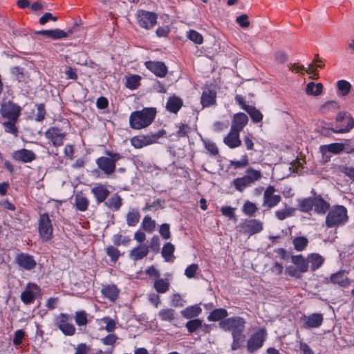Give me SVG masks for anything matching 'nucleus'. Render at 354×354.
Returning <instances> with one entry per match:
<instances>
[{"label":"nucleus","mask_w":354,"mask_h":354,"mask_svg":"<svg viewBox=\"0 0 354 354\" xmlns=\"http://www.w3.org/2000/svg\"><path fill=\"white\" fill-rule=\"evenodd\" d=\"M153 286L158 293H165L169 290V283L162 279H158L154 281Z\"/></svg>","instance_id":"37998d69"},{"label":"nucleus","mask_w":354,"mask_h":354,"mask_svg":"<svg viewBox=\"0 0 354 354\" xmlns=\"http://www.w3.org/2000/svg\"><path fill=\"white\" fill-rule=\"evenodd\" d=\"M39 290L38 286L35 283H29L26 287L24 291L21 293V301L26 304H30L33 302L36 292Z\"/></svg>","instance_id":"f3484780"},{"label":"nucleus","mask_w":354,"mask_h":354,"mask_svg":"<svg viewBox=\"0 0 354 354\" xmlns=\"http://www.w3.org/2000/svg\"><path fill=\"white\" fill-rule=\"evenodd\" d=\"M245 233L250 235L260 232L263 230V224L256 219H251L245 221L241 225Z\"/></svg>","instance_id":"2eb2a0df"},{"label":"nucleus","mask_w":354,"mask_h":354,"mask_svg":"<svg viewBox=\"0 0 354 354\" xmlns=\"http://www.w3.org/2000/svg\"><path fill=\"white\" fill-rule=\"evenodd\" d=\"M91 348L90 346H88L84 343H81L75 348V352L74 354H91Z\"/></svg>","instance_id":"e2e57ef3"},{"label":"nucleus","mask_w":354,"mask_h":354,"mask_svg":"<svg viewBox=\"0 0 354 354\" xmlns=\"http://www.w3.org/2000/svg\"><path fill=\"white\" fill-rule=\"evenodd\" d=\"M129 241H130V239L129 237H127V236L123 237L120 234L114 235L113 239V241L114 244L116 245L127 244Z\"/></svg>","instance_id":"338daca9"},{"label":"nucleus","mask_w":354,"mask_h":354,"mask_svg":"<svg viewBox=\"0 0 354 354\" xmlns=\"http://www.w3.org/2000/svg\"><path fill=\"white\" fill-rule=\"evenodd\" d=\"M308 243V241L305 236H297L292 241L295 249L297 251L304 250L307 246Z\"/></svg>","instance_id":"c03bdc74"},{"label":"nucleus","mask_w":354,"mask_h":354,"mask_svg":"<svg viewBox=\"0 0 354 354\" xmlns=\"http://www.w3.org/2000/svg\"><path fill=\"white\" fill-rule=\"evenodd\" d=\"M140 77L138 75H133L127 77L126 86L130 89H136L139 85Z\"/></svg>","instance_id":"09e8293b"},{"label":"nucleus","mask_w":354,"mask_h":354,"mask_svg":"<svg viewBox=\"0 0 354 354\" xmlns=\"http://www.w3.org/2000/svg\"><path fill=\"white\" fill-rule=\"evenodd\" d=\"M294 209L290 207H286L283 209L275 212V216L279 221H283L293 214Z\"/></svg>","instance_id":"49530a36"},{"label":"nucleus","mask_w":354,"mask_h":354,"mask_svg":"<svg viewBox=\"0 0 354 354\" xmlns=\"http://www.w3.org/2000/svg\"><path fill=\"white\" fill-rule=\"evenodd\" d=\"M344 121L346 124V127L336 131L337 133H342L348 132L351 129H352L353 128L354 120L351 116H350V115L345 116L344 118Z\"/></svg>","instance_id":"5fc2aeb1"},{"label":"nucleus","mask_w":354,"mask_h":354,"mask_svg":"<svg viewBox=\"0 0 354 354\" xmlns=\"http://www.w3.org/2000/svg\"><path fill=\"white\" fill-rule=\"evenodd\" d=\"M267 336L266 330L261 328L254 333L248 340L247 348L250 353L260 348Z\"/></svg>","instance_id":"0eeeda50"},{"label":"nucleus","mask_w":354,"mask_h":354,"mask_svg":"<svg viewBox=\"0 0 354 354\" xmlns=\"http://www.w3.org/2000/svg\"><path fill=\"white\" fill-rule=\"evenodd\" d=\"M21 107L13 102H8L2 104L1 113L3 117L16 122L20 115Z\"/></svg>","instance_id":"9b49d317"},{"label":"nucleus","mask_w":354,"mask_h":354,"mask_svg":"<svg viewBox=\"0 0 354 354\" xmlns=\"http://www.w3.org/2000/svg\"><path fill=\"white\" fill-rule=\"evenodd\" d=\"M202 326V321L199 319H192L186 323V328L190 333L195 332Z\"/></svg>","instance_id":"3c124183"},{"label":"nucleus","mask_w":354,"mask_h":354,"mask_svg":"<svg viewBox=\"0 0 354 354\" xmlns=\"http://www.w3.org/2000/svg\"><path fill=\"white\" fill-rule=\"evenodd\" d=\"M71 316L61 313L57 319L56 324L59 329L66 335H73L75 333L74 325L69 322Z\"/></svg>","instance_id":"9d476101"},{"label":"nucleus","mask_w":354,"mask_h":354,"mask_svg":"<svg viewBox=\"0 0 354 354\" xmlns=\"http://www.w3.org/2000/svg\"><path fill=\"white\" fill-rule=\"evenodd\" d=\"M107 157L102 156L96 160V164L106 175L112 174L115 170V162L122 158V155L118 153H113L106 151Z\"/></svg>","instance_id":"20e7f679"},{"label":"nucleus","mask_w":354,"mask_h":354,"mask_svg":"<svg viewBox=\"0 0 354 354\" xmlns=\"http://www.w3.org/2000/svg\"><path fill=\"white\" fill-rule=\"evenodd\" d=\"M233 185L239 192H243L246 187L252 185L245 176L235 178L232 181Z\"/></svg>","instance_id":"ea45409f"},{"label":"nucleus","mask_w":354,"mask_h":354,"mask_svg":"<svg viewBox=\"0 0 354 354\" xmlns=\"http://www.w3.org/2000/svg\"><path fill=\"white\" fill-rule=\"evenodd\" d=\"M105 205L111 209L118 210L122 205V198L118 194H114L105 203Z\"/></svg>","instance_id":"a19ab883"},{"label":"nucleus","mask_w":354,"mask_h":354,"mask_svg":"<svg viewBox=\"0 0 354 354\" xmlns=\"http://www.w3.org/2000/svg\"><path fill=\"white\" fill-rule=\"evenodd\" d=\"M201 312L202 309L198 305H194L183 310L181 315L185 319H192L198 316Z\"/></svg>","instance_id":"bb28decb"},{"label":"nucleus","mask_w":354,"mask_h":354,"mask_svg":"<svg viewBox=\"0 0 354 354\" xmlns=\"http://www.w3.org/2000/svg\"><path fill=\"white\" fill-rule=\"evenodd\" d=\"M223 142L232 149L239 147L241 145V140L239 138V132L232 131L230 129V133L224 138Z\"/></svg>","instance_id":"412c9836"},{"label":"nucleus","mask_w":354,"mask_h":354,"mask_svg":"<svg viewBox=\"0 0 354 354\" xmlns=\"http://www.w3.org/2000/svg\"><path fill=\"white\" fill-rule=\"evenodd\" d=\"M227 316V312L224 308H216L212 310L207 319L210 322H216Z\"/></svg>","instance_id":"c9c22d12"},{"label":"nucleus","mask_w":354,"mask_h":354,"mask_svg":"<svg viewBox=\"0 0 354 354\" xmlns=\"http://www.w3.org/2000/svg\"><path fill=\"white\" fill-rule=\"evenodd\" d=\"M141 225L145 231L150 232H153L156 227L155 221L149 216H145Z\"/></svg>","instance_id":"8fccbe9b"},{"label":"nucleus","mask_w":354,"mask_h":354,"mask_svg":"<svg viewBox=\"0 0 354 354\" xmlns=\"http://www.w3.org/2000/svg\"><path fill=\"white\" fill-rule=\"evenodd\" d=\"M323 90V85L321 83L315 84L313 82H310L307 84L306 88V93L309 95L317 96L320 95Z\"/></svg>","instance_id":"473e14b6"},{"label":"nucleus","mask_w":354,"mask_h":354,"mask_svg":"<svg viewBox=\"0 0 354 354\" xmlns=\"http://www.w3.org/2000/svg\"><path fill=\"white\" fill-rule=\"evenodd\" d=\"M330 280L331 283L338 284L341 286H347L349 284V280L346 272L344 271L332 274L330 277Z\"/></svg>","instance_id":"393cba45"},{"label":"nucleus","mask_w":354,"mask_h":354,"mask_svg":"<svg viewBox=\"0 0 354 354\" xmlns=\"http://www.w3.org/2000/svg\"><path fill=\"white\" fill-rule=\"evenodd\" d=\"M347 220L346 208L342 205H335L328 210L325 223L328 228H332L345 224Z\"/></svg>","instance_id":"f03ea898"},{"label":"nucleus","mask_w":354,"mask_h":354,"mask_svg":"<svg viewBox=\"0 0 354 354\" xmlns=\"http://www.w3.org/2000/svg\"><path fill=\"white\" fill-rule=\"evenodd\" d=\"M198 270V266L196 263L189 265L185 270V274L187 278H193Z\"/></svg>","instance_id":"680f3d73"},{"label":"nucleus","mask_w":354,"mask_h":354,"mask_svg":"<svg viewBox=\"0 0 354 354\" xmlns=\"http://www.w3.org/2000/svg\"><path fill=\"white\" fill-rule=\"evenodd\" d=\"M156 115L155 108H144L140 111H136L129 116V125L133 129H141L150 125Z\"/></svg>","instance_id":"f257e3e1"},{"label":"nucleus","mask_w":354,"mask_h":354,"mask_svg":"<svg viewBox=\"0 0 354 354\" xmlns=\"http://www.w3.org/2000/svg\"><path fill=\"white\" fill-rule=\"evenodd\" d=\"M337 87L342 91L343 95H347L351 89V84L346 80H339L337 82Z\"/></svg>","instance_id":"13d9d810"},{"label":"nucleus","mask_w":354,"mask_h":354,"mask_svg":"<svg viewBox=\"0 0 354 354\" xmlns=\"http://www.w3.org/2000/svg\"><path fill=\"white\" fill-rule=\"evenodd\" d=\"M183 106L182 100L176 96L170 97L167 102V109L174 113H176Z\"/></svg>","instance_id":"b1692460"},{"label":"nucleus","mask_w":354,"mask_h":354,"mask_svg":"<svg viewBox=\"0 0 354 354\" xmlns=\"http://www.w3.org/2000/svg\"><path fill=\"white\" fill-rule=\"evenodd\" d=\"M245 176L250 184L252 185L261 178L262 174L259 170H256L252 167H249L246 170V174Z\"/></svg>","instance_id":"f704fd0d"},{"label":"nucleus","mask_w":354,"mask_h":354,"mask_svg":"<svg viewBox=\"0 0 354 354\" xmlns=\"http://www.w3.org/2000/svg\"><path fill=\"white\" fill-rule=\"evenodd\" d=\"M308 264H310L311 269L315 270L318 269L324 263L323 257L318 254H311L307 257Z\"/></svg>","instance_id":"c756f323"},{"label":"nucleus","mask_w":354,"mask_h":354,"mask_svg":"<svg viewBox=\"0 0 354 354\" xmlns=\"http://www.w3.org/2000/svg\"><path fill=\"white\" fill-rule=\"evenodd\" d=\"M38 34L45 35L54 39L64 38L68 35V32L59 29L41 30L38 32Z\"/></svg>","instance_id":"c85d7f7f"},{"label":"nucleus","mask_w":354,"mask_h":354,"mask_svg":"<svg viewBox=\"0 0 354 354\" xmlns=\"http://www.w3.org/2000/svg\"><path fill=\"white\" fill-rule=\"evenodd\" d=\"M158 317L162 321L171 322L175 318V310L171 308L162 309L159 311Z\"/></svg>","instance_id":"79ce46f5"},{"label":"nucleus","mask_w":354,"mask_h":354,"mask_svg":"<svg viewBox=\"0 0 354 354\" xmlns=\"http://www.w3.org/2000/svg\"><path fill=\"white\" fill-rule=\"evenodd\" d=\"M292 262L297 267L300 272H306L308 271V261L301 255L292 256Z\"/></svg>","instance_id":"7c9ffc66"},{"label":"nucleus","mask_w":354,"mask_h":354,"mask_svg":"<svg viewBox=\"0 0 354 354\" xmlns=\"http://www.w3.org/2000/svg\"><path fill=\"white\" fill-rule=\"evenodd\" d=\"M248 118L245 113H236L234 115L230 129L232 131H236L240 133L248 124Z\"/></svg>","instance_id":"dca6fc26"},{"label":"nucleus","mask_w":354,"mask_h":354,"mask_svg":"<svg viewBox=\"0 0 354 354\" xmlns=\"http://www.w3.org/2000/svg\"><path fill=\"white\" fill-rule=\"evenodd\" d=\"M277 192L274 187L269 185L263 193V206L270 209L276 207L281 201V197L279 194H276Z\"/></svg>","instance_id":"1a4fd4ad"},{"label":"nucleus","mask_w":354,"mask_h":354,"mask_svg":"<svg viewBox=\"0 0 354 354\" xmlns=\"http://www.w3.org/2000/svg\"><path fill=\"white\" fill-rule=\"evenodd\" d=\"M320 149L322 153L328 151L337 154L343 151L344 145L341 143H332L328 145L321 146Z\"/></svg>","instance_id":"e433bc0d"},{"label":"nucleus","mask_w":354,"mask_h":354,"mask_svg":"<svg viewBox=\"0 0 354 354\" xmlns=\"http://www.w3.org/2000/svg\"><path fill=\"white\" fill-rule=\"evenodd\" d=\"M245 321L241 317H233L225 319L219 323L220 327L226 331H230L233 337L245 336Z\"/></svg>","instance_id":"7ed1b4c3"},{"label":"nucleus","mask_w":354,"mask_h":354,"mask_svg":"<svg viewBox=\"0 0 354 354\" xmlns=\"http://www.w3.org/2000/svg\"><path fill=\"white\" fill-rule=\"evenodd\" d=\"M174 249V245L171 243H167L164 245L162 250V255L166 261H171L173 260Z\"/></svg>","instance_id":"4c0bfd02"},{"label":"nucleus","mask_w":354,"mask_h":354,"mask_svg":"<svg viewBox=\"0 0 354 354\" xmlns=\"http://www.w3.org/2000/svg\"><path fill=\"white\" fill-rule=\"evenodd\" d=\"M66 133L57 127H51L45 132V137L50 140L55 147L63 145Z\"/></svg>","instance_id":"f8f14e48"},{"label":"nucleus","mask_w":354,"mask_h":354,"mask_svg":"<svg viewBox=\"0 0 354 354\" xmlns=\"http://www.w3.org/2000/svg\"><path fill=\"white\" fill-rule=\"evenodd\" d=\"M38 231L40 237L44 241H48L53 236V228L51 220L47 214H42L38 221Z\"/></svg>","instance_id":"39448f33"},{"label":"nucleus","mask_w":354,"mask_h":354,"mask_svg":"<svg viewBox=\"0 0 354 354\" xmlns=\"http://www.w3.org/2000/svg\"><path fill=\"white\" fill-rule=\"evenodd\" d=\"M136 18L138 25L147 30L152 28L157 22V15L146 10H138Z\"/></svg>","instance_id":"423d86ee"},{"label":"nucleus","mask_w":354,"mask_h":354,"mask_svg":"<svg viewBox=\"0 0 354 354\" xmlns=\"http://www.w3.org/2000/svg\"><path fill=\"white\" fill-rule=\"evenodd\" d=\"M205 149L212 155H216L218 153V148L214 142L211 141H205Z\"/></svg>","instance_id":"774afa93"},{"label":"nucleus","mask_w":354,"mask_h":354,"mask_svg":"<svg viewBox=\"0 0 354 354\" xmlns=\"http://www.w3.org/2000/svg\"><path fill=\"white\" fill-rule=\"evenodd\" d=\"M148 253L149 247L145 244H142L131 250L129 257L131 260L136 261L145 257Z\"/></svg>","instance_id":"aec40b11"},{"label":"nucleus","mask_w":354,"mask_h":354,"mask_svg":"<svg viewBox=\"0 0 354 354\" xmlns=\"http://www.w3.org/2000/svg\"><path fill=\"white\" fill-rule=\"evenodd\" d=\"M101 321L106 324L104 329L107 332H113L116 327V323L114 319L109 317H104L101 319Z\"/></svg>","instance_id":"864d4df0"},{"label":"nucleus","mask_w":354,"mask_h":354,"mask_svg":"<svg viewBox=\"0 0 354 354\" xmlns=\"http://www.w3.org/2000/svg\"><path fill=\"white\" fill-rule=\"evenodd\" d=\"M89 202L88 200L82 194H77L75 197V205L76 208L81 211L84 212L87 209Z\"/></svg>","instance_id":"72a5a7b5"},{"label":"nucleus","mask_w":354,"mask_h":354,"mask_svg":"<svg viewBox=\"0 0 354 354\" xmlns=\"http://www.w3.org/2000/svg\"><path fill=\"white\" fill-rule=\"evenodd\" d=\"M75 320L76 324L78 326H85L88 323L87 315L86 313L82 310L76 312Z\"/></svg>","instance_id":"603ef678"},{"label":"nucleus","mask_w":354,"mask_h":354,"mask_svg":"<svg viewBox=\"0 0 354 354\" xmlns=\"http://www.w3.org/2000/svg\"><path fill=\"white\" fill-rule=\"evenodd\" d=\"M243 109L250 115L254 122H259L262 120V113L255 107L250 105H243Z\"/></svg>","instance_id":"2f4dec72"},{"label":"nucleus","mask_w":354,"mask_h":354,"mask_svg":"<svg viewBox=\"0 0 354 354\" xmlns=\"http://www.w3.org/2000/svg\"><path fill=\"white\" fill-rule=\"evenodd\" d=\"M16 263L21 268L26 270H31L36 267L37 263L33 257L26 254L21 253L17 255L15 258Z\"/></svg>","instance_id":"ddd939ff"},{"label":"nucleus","mask_w":354,"mask_h":354,"mask_svg":"<svg viewBox=\"0 0 354 354\" xmlns=\"http://www.w3.org/2000/svg\"><path fill=\"white\" fill-rule=\"evenodd\" d=\"M15 123V122L10 120V121L4 122L3 125L5 127L6 132L17 136L18 131Z\"/></svg>","instance_id":"bf43d9fd"},{"label":"nucleus","mask_w":354,"mask_h":354,"mask_svg":"<svg viewBox=\"0 0 354 354\" xmlns=\"http://www.w3.org/2000/svg\"><path fill=\"white\" fill-rule=\"evenodd\" d=\"M102 293L109 300L115 301L119 294V290L115 285H108L102 288Z\"/></svg>","instance_id":"cd10ccee"},{"label":"nucleus","mask_w":354,"mask_h":354,"mask_svg":"<svg viewBox=\"0 0 354 354\" xmlns=\"http://www.w3.org/2000/svg\"><path fill=\"white\" fill-rule=\"evenodd\" d=\"M140 213L137 209H132L127 214V223L129 226H135L140 220Z\"/></svg>","instance_id":"58836bf2"},{"label":"nucleus","mask_w":354,"mask_h":354,"mask_svg":"<svg viewBox=\"0 0 354 354\" xmlns=\"http://www.w3.org/2000/svg\"><path fill=\"white\" fill-rule=\"evenodd\" d=\"M258 210L256 205L249 201H246L243 206V211L245 214L252 216Z\"/></svg>","instance_id":"de8ad7c7"},{"label":"nucleus","mask_w":354,"mask_h":354,"mask_svg":"<svg viewBox=\"0 0 354 354\" xmlns=\"http://www.w3.org/2000/svg\"><path fill=\"white\" fill-rule=\"evenodd\" d=\"M163 133L159 131L157 133L147 136H134L131 139V144L136 149H140L143 147L153 144L158 139L162 137Z\"/></svg>","instance_id":"6e6552de"},{"label":"nucleus","mask_w":354,"mask_h":354,"mask_svg":"<svg viewBox=\"0 0 354 354\" xmlns=\"http://www.w3.org/2000/svg\"><path fill=\"white\" fill-rule=\"evenodd\" d=\"M25 333L23 330H17L15 333V337L13 339V344L15 346L20 345L24 338Z\"/></svg>","instance_id":"69168bd1"},{"label":"nucleus","mask_w":354,"mask_h":354,"mask_svg":"<svg viewBox=\"0 0 354 354\" xmlns=\"http://www.w3.org/2000/svg\"><path fill=\"white\" fill-rule=\"evenodd\" d=\"M12 157L17 161L30 162L35 159V154L30 150L23 149L15 151L12 154Z\"/></svg>","instance_id":"a211bd4d"},{"label":"nucleus","mask_w":354,"mask_h":354,"mask_svg":"<svg viewBox=\"0 0 354 354\" xmlns=\"http://www.w3.org/2000/svg\"><path fill=\"white\" fill-rule=\"evenodd\" d=\"M91 192L95 196L97 203L103 202L110 194V192L106 189V187L102 185H100L92 188Z\"/></svg>","instance_id":"5701e85b"},{"label":"nucleus","mask_w":354,"mask_h":354,"mask_svg":"<svg viewBox=\"0 0 354 354\" xmlns=\"http://www.w3.org/2000/svg\"><path fill=\"white\" fill-rule=\"evenodd\" d=\"M314 210L318 214H324L330 209V204L321 196L314 197Z\"/></svg>","instance_id":"4be33fe9"},{"label":"nucleus","mask_w":354,"mask_h":354,"mask_svg":"<svg viewBox=\"0 0 354 354\" xmlns=\"http://www.w3.org/2000/svg\"><path fill=\"white\" fill-rule=\"evenodd\" d=\"M323 322V315L320 313H313L304 317V324L306 328H317Z\"/></svg>","instance_id":"6ab92c4d"},{"label":"nucleus","mask_w":354,"mask_h":354,"mask_svg":"<svg viewBox=\"0 0 354 354\" xmlns=\"http://www.w3.org/2000/svg\"><path fill=\"white\" fill-rule=\"evenodd\" d=\"M106 251L107 255L111 258L113 262H115L120 255V251L112 245L107 247Z\"/></svg>","instance_id":"4d7b16f0"},{"label":"nucleus","mask_w":354,"mask_h":354,"mask_svg":"<svg viewBox=\"0 0 354 354\" xmlns=\"http://www.w3.org/2000/svg\"><path fill=\"white\" fill-rule=\"evenodd\" d=\"M314 206V197L299 201V209L301 212H308Z\"/></svg>","instance_id":"a18cd8bd"},{"label":"nucleus","mask_w":354,"mask_h":354,"mask_svg":"<svg viewBox=\"0 0 354 354\" xmlns=\"http://www.w3.org/2000/svg\"><path fill=\"white\" fill-rule=\"evenodd\" d=\"M216 92L212 90L204 91L201 96L203 106L205 107L214 104L216 101Z\"/></svg>","instance_id":"a878e982"},{"label":"nucleus","mask_w":354,"mask_h":354,"mask_svg":"<svg viewBox=\"0 0 354 354\" xmlns=\"http://www.w3.org/2000/svg\"><path fill=\"white\" fill-rule=\"evenodd\" d=\"M117 339L118 337L115 334H109L105 337L102 338L101 342L103 344L106 346H114Z\"/></svg>","instance_id":"0e129e2a"},{"label":"nucleus","mask_w":354,"mask_h":354,"mask_svg":"<svg viewBox=\"0 0 354 354\" xmlns=\"http://www.w3.org/2000/svg\"><path fill=\"white\" fill-rule=\"evenodd\" d=\"M145 65L159 77H164L167 73V68L163 62L148 61L145 63Z\"/></svg>","instance_id":"4468645a"},{"label":"nucleus","mask_w":354,"mask_h":354,"mask_svg":"<svg viewBox=\"0 0 354 354\" xmlns=\"http://www.w3.org/2000/svg\"><path fill=\"white\" fill-rule=\"evenodd\" d=\"M337 103L334 101H329L326 102L324 104L321 106L319 111L323 113H326L330 111H333L337 109Z\"/></svg>","instance_id":"052dcab7"},{"label":"nucleus","mask_w":354,"mask_h":354,"mask_svg":"<svg viewBox=\"0 0 354 354\" xmlns=\"http://www.w3.org/2000/svg\"><path fill=\"white\" fill-rule=\"evenodd\" d=\"M187 36L191 41L196 44H201L203 41V36L196 30H189Z\"/></svg>","instance_id":"6e6d98bb"}]
</instances>
